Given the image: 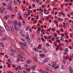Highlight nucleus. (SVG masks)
I'll return each instance as SVG.
<instances>
[{
  "label": "nucleus",
  "instance_id": "c03bdc74",
  "mask_svg": "<svg viewBox=\"0 0 73 73\" xmlns=\"http://www.w3.org/2000/svg\"><path fill=\"white\" fill-rule=\"evenodd\" d=\"M5 58H8V55L6 54L5 55Z\"/></svg>",
  "mask_w": 73,
  "mask_h": 73
},
{
  "label": "nucleus",
  "instance_id": "37998d69",
  "mask_svg": "<svg viewBox=\"0 0 73 73\" xmlns=\"http://www.w3.org/2000/svg\"><path fill=\"white\" fill-rule=\"evenodd\" d=\"M64 68H64V66H62L61 69H62V70H64Z\"/></svg>",
  "mask_w": 73,
  "mask_h": 73
},
{
  "label": "nucleus",
  "instance_id": "4468645a",
  "mask_svg": "<svg viewBox=\"0 0 73 73\" xmlns=\"http://www.w3.org/2000/svg\"><path fill=\"white\" fill-rule=\"evenodd\" d=\"M18 25V26H19V28H21V22L20 21H19V22Z\"/></svg>",
  "mask_w": 73,
  "mask_h": 73
},
{
  "label": "nucleus",
  "instance_id": "338daca9",
  "mask_svg": "<svg viewBox=\"0 0 73 73\" xmlns=\"http://www.w3.org/2000/svg\"><path fill=\"white\" fill-rule=\"evenodd\" d=\"M39 22H40L41 24H42V21L40 20H39Z\"/></svg>",
  "mask_w": 73,
  "mask_h": 73
},
{
  "label": "nucleus",
  "instance_id": "0e129e2a",
  "mask_svg": "<svg viewBox=\"0 0 73 73\" xmlns=\"http://www.w3.org/2000/svg\"><path fill=\"white\" fill-rule=\"evenodd\" d=\"M11 64H8V66H7L8 68H9L10 66H11L10 65Z\"/></svg>",
  "mask_w": 73,
  "mask_h": 73
},
{
  "label": "nucleus",
  "instance_id": "49530a36",
  "mask_svg": "<svg viewBox=\"0 0 73 73\" xmlns=\"http://www.w3.org/2000/svg\"><path fill=\"white\" fill-rule=\"evenodd\" d=\"M18 68H19V69H20V70H22V68L21 66H19L18 67Z\"/></svg>",
  "mask_w": 73,
  "mask_h": 73
},
{
  "label": "nucleus",
  "instance_id": "cd10ccee",
  "mask_svg": "<svg viewBox=\"0 0 73 73\" xmlns=\"http://www.w3.org/2000/svg\"><path fill=\"white\" fill-rule=\"evenodd\" d=\"M12 52H13V53H16V50H15V49H13L11 50Z\"/></svg>",
  "mask_w": 73,
  "mask_h": 73
},
{
  "label": "nucleus",
  "instance_id": "4d7b16f0",
  "mask_svg": "<svg viewBox=\"0 0 73 73\" xmlns=\"http://www.w3.org/2000/svg\"><path fill=\"white\" fill-rule=\"evenodd\" d=\"M38 71H39V72H41V70H41V69L39 68L38 69Z\"/></svg>",
  "mask_w": 73,
  "mask_h": 73
},
{
  "label": "nucleus",
  "instance_id": "e2e57ef3",
  "mask_svg": "<svg viewBox=\"0 0 73 73\" xmlns=\"http://www.w3.org/2000/svg\"><path fill=\"white\" fill-rule=\"evenodd\" d=\"M11 16H12V17H15V16H16L15 15L12 14L11 15Z\"/></svg>",
  "mask_w": 73,
  "mask_h": 73
},
{
  "label": "nucleus",
  "instance_id": "2f4dec72",
  "mask_svg": "<svg viewBox=\"0 0 73 73\" xmlns=\"http://www.w3.org/2000/svg\"><path fill=\"white\" fill-rule=\"evenodd\" d=\"M4 25L5 27H7V26H8V25H7V24L6 23H4Z\"/></svg>",
  "mask_w": 73,
  "mask_h": 73
},
{
  "label": "nucleus",
  "instance_id": "ddd939ff",
  "mask_svg": "<svg viewBox=\"0 0 73 73\" xmlns=\"http://www.w3.org/2000/svg\"><path fill=\"white\" fill-rule=\"evenodd\" d=\"M26 62H27V64H31V62H32V60H27L26 61Z\"/></svg>",
  "mask_w": 73,
  "mask_h": 73
},
{
  "label": "nucleus",
  "instance_id": "9b49d317",
  "mask_svg": "<svg viewBox=\"0 0 73 73\" xmlns=\"http://www.w3.org/2000/svg\"><path fill=\"white\" fill-rule=\"evenodd\" d=\"M29 26L28 25L26 26L25 27V31H28L29 29Z\"/></svg>",
  "mask_w": 73,
  "mask_h": 73
},
{
  "label": "nucleus",
  "instance_id": "0eeeda50",
  "mask_svg": "<svg viewBox=\"0 0 73 73\" xmlns=\"http://www.w3.org/2000/svg\"><path fill=\"white\" fill-rule=\"evenodd\" d=\"M36 68V66L34 65L31 68V70L32 71H34V70H35Z\"/></svg>",
  "mask_w": 73,
  "mask_h": 73
},
{
  "label": "nucleus",
  "instance_id": "f3484780",
  "mask_svg": "<svg viewBox=\"0 0 73 73\" xmlns=\"http://www.w3.org/2000/svg\"><path fill=\"white\" fill-rule=\"evenodd\" d=\"M0 46L2 47V48H4V45L3 44V43L1 42L0 43Z\"/></svg>",
  "mask_w": 73,
  "mask_h": 73
},
{
  "label": "nucleus",
  "instance_id": "680f3d73",
  "mask_svg": "<svg viewBox=\"0 0 73 73\" xmlns=\"http://www.w3.org/2000/svg\"><path fill=\"white\" fill-rule=\"evenodd\" d=\"M0 13H2L3 12H4V11H1V10H0Z\"/></svg>",
  "mask_w": 73,
  "mask_h": 73
},
{
  "label": "nucleus",
  "instance_id": "7ed1b4c3",
  "mask_svg": "<svg viewBox=\"0 0 73 73\" xmlns=\"http://www.w3.org/2000/svg\"><path fill=\"white\" fill-rule=\"evenodd\" d=\"M9 18V15H7L5 16L4 18V19L5 20H7Z\"/></svg>",
  "mask_w": 73,
  "mask_h": 73
},
{
  "label": "nucleus",
  "instance_id": "bf43d9fd",
  "mask_svg": "<svg viewBox=\"0 0 73 73\" xmlns=\"http://www.w3.org/2000/svg\"><path fill=\"white\" fill-rule=\"evenodd\" d=\"M51 30V28H49V29H48L47 30V31H49L50 30Z\"/></svg>",
  "mask_w": 73,
  "mask_h": 73
},
{
  "label": "nucleus",
  "instance_id": "9d476101",
  "mask_svg": "<svg viewBox=\"0 0 73 73\" xmlns=\"http://www.w3.org/2000/svg\"><path fill=\"white\" fill-rule=\"evenodd\" d=\"M41 31L40 28H39L38 29V30L36 31V33L37 34H40V31Z\"/></svg>",
  "mask_w": 73,
  "mask_h": 73
},
{
  "label": "nucleus",
  "instance_id": "5701e85b",
  "mask_svg": "<svg viewBox=\"0 0 73 73\" xmlns=\"http://www.w3.org/2000/svg\"><path fill=\"white\" fill-rule=\"evenodd\" d=\"M24 17L25 18H27L28 17V14L24 13Z\"/></svg>",
  "mask_w": 73,
  "mask_h": 73
},
{
  "label": "nucleus",
  "instance_id": "39448f33",
  "mask_svg": "<svg viewBox=\"0 0 73 73\" xmlns=\"http://www.w3.org/2000/svg\"><path fill=\"white\" fill-rule=\"evenodd\" d=\"M69 70L70 73H72L73 72V70L72 69V67L70 66L69 68Z\"/></svg>",
  "mask_w": 73,
  "mask_h": 73
},
{
  "label": "nucleus",
  "instance_id": "bb28decb",
  "mask_svg": "<svg viewBox=\"0 0 73 73\" xmlns=\"http://www.w3.org/2000/svg\"><path fill=\"white\" fill-rule=\"evenodd\" d=\"M37 40L38 42H40V37H38L37 38Z\"/></svg>",
  "mask_w": 73,
  "mask_h": 73
},
{
  "label": "nucleus",
  "instance_id": "ea45409f",
  "mask_svg": "<svg viewBox=\"0 0 73 73\" xmlns=\"http://www.w3.org/2000/svg\"><path fill=\"white\" fill-rule=\"evenodd\" d=\"M65 46H66V47H68V46H69V45L68 44H66L65 45Z\"/></svg>",
  "mask_w": 73,
  "mask_h": 73
},
{
  "label": "nucleus",
  "instance_id": "c85d7f7f",
  "mask_svg": "<svg viewBox=\"0 0 73 73\" xmlns=\"http://www.w3.org/2000/svg\"><path fill=\"white\" fill-rule=\"evenodd\" d=\"M11 30L12 31V32H14V27H11Z\"/></svg>",
  "mask_w": 73,
  "mask_h": 73
},
{
  "label": "nucleus",
  "instance_id": "a19ab883",
  "mask_svg": "<svg viewBox=\"0 0 73 73\" xmlns=\"http://www.w3.org/2000/svg\"><path fill=\"white\" fill-rule=\"evenodd\" d=\"M56 41L57 42H60V40H56Z\"/></svg>",
  "mask_w": 73,
  "mask_h": 73
},
{
  "label": "nucleus",
  "instance_id": "f257e3e1",
  "mask_svg": "<svg viewBox=\"0 0 73 73\" xmlns=\"http://www.w3.org/2000/svg\"><path fill=\"white\" fill-rule=\"evenodd\" d=\"M51 64H52V67L54 68V69H58L59 68V66L58 65H57L56 66V62L54 61L52 62L51 63Z\"/></svg>",
  "mask_w": 73,
  "mask_h": 73
},
{
  "label": "nucleus",
  "instance_id": "09e8293b",
  "mask_svg": "<svg viewBox=\"0 0 73 73\" xmlns=\"http://www.w3.org/2000/svg\"><path fill=\"white\" fill-rule=\"evenodd\" d=\"M39 11H42L41 14H42H42H43V10H42V9H40V10H39Z\"/></svg>",
  "mask_w": 73,
  "mask_h": 73
},
{
  "label": "nucleus",
  "instance_id": "de8ad7c7",
  "mask_svg": "<svg viewBox=\"0 0 73 73\" xmlns=\"http://www.w3.org/2000/svg\"><path fill=\"white\" fill-rule=\"evenodd\" d=\"M29 31L30 32H31L32 31V29H31V28H30L29 29Z\"/></svg>",
  "mask_w": 73,
  "mask_h": 73
},
{
  "label": "nucleus",
  "instance_id": "1a4fd4ad",
  "mask_svg": "<svg viewBox=\"0 0 73 73\" xmlns=\"http://www.w3.org/2000/svg\"><path fill=\"white\" fill-rule=\"evenodd\" d=\"M0 31L2 32H4V29L3 27H0Z\"/></svg>",
  "mask_w": 73,
  "mask_h": 73
},
{
  "label": "nucleus",
  "instance_id": "052dcab7",
  "mask_svg": "<svg viewBox=\"0 0 73 73\" xmlns=\"http://www.w3.org/2000/svg\"><path fill=\"white\" fill-rule=\"evenodd\" d=\"M44 37L45 40H46V38H47V37H46V36L44 35Z\"/></svg>",
  "mask_w": 73,
  "mask_h": 73
},
{
  "label": "nucleus",
  "instance_id": "423d86ee",
  "mask_svg": "<svg viewBox=\"0 0 73 73\" xmlns=\"http://www.w3.org/2000/svg\"><path fill=\"white\" fill-rule=\"evenodd\" d=\"M18 50L23 54H24V53L23 52V50L21 48H18Z\"/></svg>",
  "mask_w": 73,
  "mask_h": 73
},
{
  "label": "nucleus",
  "instance_id": "b1692460",
  "mask_svg": "<svg viewBox=\"0 0 73 73\" xmlns=\"http://www.w3.org/2000/svg\"><path fill=\"white\" fill-rule=\"evenodd\" d=\"M3 40H4L5 41L6 40H7V37H6V36H4L3 38Z\"/></svg>",
  "mask_w": 73,
  "mask_h": 73
},
{
  "label": "nucleus",
  "instance_id": "6e6552de",
  "mask_svg": "<svg viewBox=\"0 0 73 73\" xmlns=\"http://www.w3.org/2000/svg\"><path fill=\"white\" fill-rule=\"evenodd\" d=\"M40 56L41 58H44L45 57V55L44 54H42L40 55Z\"/></svg>",
  "mask_w": 73,
  "mask_h": 73
},
{
  "label": "nucleus",
  "instance_id": "f704fd0d",
  "mask_svg": "<svg viewBox=\"0 0 73 73\" xmlns=\"http://www.w3.org/2000/svg\"><path fill=\"white\" fill-rule=\"evenodd\" d=\"M26 38L27 40H29V37L28 36H27L26 37Z\"/></svg>",
  "mask_w": 73,
  "mask_h": 73
},
{
  "label": "nucleus",
  "instance_id": "864d4df0",
  "mask_svg": "<svg viewBox=\"0 0 73 73\" xmlns=\"http://www.w3.org/2000/svg\"><path fill=\"white\" fill-rule=\"evenodd\" d=\"M10 49L11 51V50H13V49H12V47H10Z\"/></svg>",
  "mask_w": 73,
  "mask_h": 73
},
{
  "label": "nucleus",
  "instance_id": "20e7f679",
  "mask_svg": "<svg viewBox=\"0 0 73 73\" xmlns=\"http://www.w3.org/2000/svg\"><path fill=\"white\" fill-rule=\"evenodd\" d=\"M8 5L9 7V10L10 11H12V6L11 4H9Z\"/></svg>",
  "mask_w": 73,
  "mask_h": 73
},
{
  "label": "nucleus",
  "instance_id": "79ce46f5",
  "mask_svg": "<svg viewBox=\"0 0 73 73\" xmlns=\"http://www.w3.org/2000/svg\"><path fill=\"white\" fill-rule=\"evenodd\" d=\"M18 15H19V16H20L21 15V14L20 13H18Z\"/></svg>",
  "mask_w": 73,
  "mask_h": 73
},
{
  "label": "nucleus",
  "instance_id": "6ab92c4d",
  "mask_svg": "<svg viewBox=\"0 0 73 73\" xmlns=\"http://www.w3.org/2000/svg\"><path fill=\"white\" fill-rule=\"evenodd\" d=\"M16 0H14L13 1V3H14V5L16 6L17 5V2H16Z\"/></svg>",
  "mask_w": 73,
  "mask_h": 73
},
{
  "label": "nucleus",
  "instance_id": "58836bf2",
  "mask_svg": "<svg viewBox=\"0 0 73 73\" xmlns=\"http://www.w3.org/2000/svg\"><path fill=\"white\" fill-rule=\"evenodd\" d=\"M25 48H26V46H22L23 49H25Z\"/></svg>",
  "mask_w": 73,
  "mask_h": 73
},
{
  "label": "nucleus",
  "instance_id": "c756f323",
  "mask_svg": "<svg viewBox=\"0 0 73 73\" xmlns=\"http://www.w3.org/2000/svg\"><path fill=\"white\" fill-rule=\"evenodd\" d=\"M48 70H49L50 71H52V68L49 67Z\"/></svg>",
  "mask_w": 73,
  "mask_h": 73
},
{
  "label": "nucleus",
  "instance_id": "72a5a7b5",
  "mask_svg": "<svg viewBox=\"0 0 73 73\" xmlns=\"http://www.w3.org/2000/svg\"><path fill=\"white\" fill-rule=\"evenodd\" d=\"M55 39H56V40H59V38L58 37V36H56L55 37Z\"/></svg>",
  "mask_w": 73,
  "mask_h": 73
},
{
  "label": "nucleus",
  "instance_id": "13d9d810",
  "mask_svg": "<svg viewBox=\"0 0 73 73\" xmlns=\"http://www.w3.org/2000/svg\"><path fill=\"white\" fill-rule=\"evenodd\" d=\"M41 72V73H44V70H42L40 72Z\"/></svg>",
  "mask_w": 73,
  "mask_h": 73
},
{
  "label": "nucleus",
  "instance_id": "f03ea898",
  "mask_svg": "<svg viewBox=\"0 0 73 73\" xmlns=\"http://www.w3.org/2000/svg\"><path fill=\"white\" fill-rule=\"evenodd\" d=\"M13 25H14V26H17V27H18V22L16 21H14L13 23Z\"/></svg>",
  "mask_w": 73,
  "mask_h": 73
},
{
  "label": "nucleus",
  "instance_id": "603ef678",
  "mask_svg": "<svg viewBox=\"0 0 73 73\" xmlns=\"http://www.w3.org/2000/svg\"><path fill=\"white\" fill-rule=\"evenodd\" d=\"M14 27L15 30L17 31V27H16V26H14Z\"/></svg>",
  "mask_w": 73,
  "mask_h": 73
},
{
  "label": "nucleus",
  "instance_id": "4c0bfd02",
  "mask_svg": "<svg viewBox=\"0 0 73 73\" xmlns=\"http://www.w3.org/2000/svg\"><path fill=\"white\" fill-rule=\"evenodd\" d=\"M41 40H42L44 42H45V40H44V38L43 37H42L41 38Z\"/></svg>",
  "mask_w": 73,
  "mask_h": 73
},
{
  "label": "nucleus",
  "instance_id": "e433bc0d",
  "mask_svg": "<svg viewBox=\"0 0 73 73\" xmlns=\"http://www.w3.org/2000/svg\"><path fill=\"white\" fill-rule=\"evenodd\" d=\"M25 68H27L28 66V65L27 64H26L25 65Z\"/></svg>",
  "mask_w": 73,
  "mask_h": 73
},
{
  "label": "nucleus",
  "instance_id": "2eb2a0df",
  "mask_svg": "<svg viewBox=\"0 0 73 73\" xmlns=\"http://www.w3.org/2000/svg\"><path fill=\"white\" fill-rule=\"evenodd\" d=\"M33 49L35 52H39V50H38L37 48H34Z\"/></svg>",
  "mask_w": 73,
  "mask_h": 73
},
{
  "label": "nucleus",
  "instance_id": "473e14b6",
  "mask_svg": "<svg viewBox=\"0 0 73 73\" xmlns=\"http://www.w3.org/2000/svg\"><path fill=\"white\" fill-rule=\"evenodd\" d=\"M46 45H47V46L48 47H49V46H50V45H49V44L47 42L46 43Z\"/></svg>",
  "mask_w": 73,
  "mask_h": 73
},
{
  "label": "nucleus",
  "instance_id": "8fccbe9b",
  "mask_svg": "<svg viewBox=\"0 0 73 73\" xmlns=\"http://www.w3.org/2000/svg\"><path fill=\"white\" fill-rule=\"evenodd\" d=\"M42 50H43V51H44V50H45V48L44 47H42Z\"/></svg>",
  "mask_w": 73,
  "mask_h": 73
},
{
  "label": "nucleus",
  "instance_id": "aec40b11",
  "mask_svg": "<svg viewBox=\"0 0 73 73\" xmlns=\"http://www.w3.org/2000/svg\"><path fill=\"white\" fill-rule=\"evenodd\" d=\"M5 28L6 29H7V31H9L10 30V29H9V26H8V25L7 26H6V27H5Z\"/></svg>",
  "mask_w": 73,
  "mask_h": 73
},
{
  "label": "nucleus",
  "instance_id": "7c9ffc66",
  "mask_svg": "<svg viewBox=\"0 0 73 73\" xmlns=\"http://www.w3.org/2000/svg\"><path fill=\"white\" fill-rule=\"evenodd\" d=\"M23 44L24 46H26L27 45V43L25 42H23Z\"/></svg>",
  "mask_w": 73,
  "mask_h": 73
},
{
  "label": "nucleus",
  "instance_id": "6e6d98bb",
  "mask_svg": "<svg viewBox=\"0 0 73 73\" xmlns=\"http://www.w3.org/2000/svg\"><path fill=\"white\" fill-rule=\"evenodd\" d=\"M65 51H66V52H68V49L67 48H65Z\"/></svg>",
  "mask_w": 73,
  "mask_h": 73
},
{
  "label": "nucleus",
  "instance_id": "a18cd8bd",
  "mask_svg": "<svg viewBox=\"0 0 73 73\" xmlns=\"http://www.w3.org/2000/svg\"><path fill=\"white\" fill-rule=\"evenodd\" d=\"M6 8L7 9H8V10H9V6H6Z\"/></svg>",
  "mask_w": 73,
  "mask_h": 73
},
{
  "label": "nucleus",
  "instance_id": "5fc2aeb1",
  "mask_svg": "<svg viewBox=\"0 0 73 73\" xmlns=\"http://www.w3.org/2000/svg\"><path fill=\"white\" fill-rule=\"evenodd\" d=\"M66 27H67V28H69V24H67L66 25Z\"/></svg>",
  "mask_w": 73,
  "mask_h": 73
},
{
  "label": "nucleus",
  "instance_id": "412c9836",
  "mask_svg": "<svg viewBox=\"0 0 73 73\" xmlns=\"http://www.w3.org/2000/svg\"><path fill=\"white\" fill-rule=\"evenodd\" d=\"M25 60V58L24 57L22 58L21 60H19V61H24Z\"/></svg>",
  "mask_w": 73,
  "mask_h": 73
},
{
  "label": "nucleus",
  "instance_id": "69168bd1",
  "mask_svg": "<svg viewBox=\"0 0 73 73\" xmlns=\"http://www.w3.org/2000/svg\"><path fill=\"white\" fill-rule=\"evenodd\" d=\"M29 8L30 9H32V6H29Z\"/></svg>",
  "mask_w": 73,
  "mask_h": 73
},
{
  "label": "nucleus",
  "instance_id": "3c124183",
  "mask_svg": "<svg viewBox=\"0 0 73 73\" xmlns=\"http://www.w3.org/2000/svg\"><path fill=\"white\" fill-rule=\"evenodd\" d=\"M9 3L10 4H12V1H9Z\"/></svg>",
  "mask_w": 73,
  "mask_h": 73
},
{
  "label": "nucleus",
  "instance_id": "f8f14e48",
  "mask_svg": "<svg viewBox=\"0 0 73 73\" xmlns=\"http://www.w3.org/2000/svg\"><path fill=\"white\" fill-rule=\"evenodd\" d=\"M48 61H49V58L47 57L44 60V62H48Z\"/></svg>",
  "mask_w": 73,
  "mask_h": 73
},
{
  "label": "nucleus",
  "instance_id": "393cba45",
  "mask_svg": "<svg viewBox=\"0 0 73 73\" xmlns=\"http://www.w3.org/2000/svg\"><path fill=\"white\" fill-rule=\"evenodd\" d=\"M49 12H48V10H46V11L45 12V15H48V14H49Z\"/></svg>",
  "mask_w": 73,
  "mask_h": 73
},
{
  "label": "nucleus",
  "instance_id": "c9c22d12",
  "mask_svg": "<svg viewBox=\"0 0 73 73\" xmlns=\"http://www.w3.org/2000/svg\"><path fill=\"white\" fill-rule=\"evenodd\" d=\"M64 39V38H63V37H60V40L61 41H63V39Z\"/></svg>",
  "mask_w": 73,
  "mask_h": 73
},
{
  "label": "nucleus",
  "instance_id": "a878e982",
  "mask_svg": "<svg viewBox=\"0 0 73 73\" xmlns=\"http://www.w3.org/2000/svg\"><path fill=\"white\" fill-rule=\"evenodd\" d=\"M11 55L13 56V57H15L16 56V55L15 54L13 53H11L10 54Z\"/></svg>",
  "mask_w": 73,
  "mask_h": 73
},
{
  "label": "nucleus",
  "instance_id": "4be33fe9",
  "mask_svg": "<svg viewBox=\"0 0 73 73\" xmlns=\"http://www.w3.org/2000/svg\"><path fill=\"white\" fill-rule=\"evenodd\" d=\"M18 57L19 58H21L23 57V56L21 54H19V55H18Z\"/></svg>",
  "mask_w": 73,
  "mask_h": 73
},
{
  "label": "nucleus",
  "instance_id": "a211bd4d",
  "mask_svg": "<svg viewBox=\"0 0 73 73\" xmlns=\"http://www.w3.org/2000/svg\"><path fill=\"white\" fill-rule=\"evenodd\" d=\"M0 9L1 10H3V11L5 10V8H4L3 6L1 7Z\"/></svg>",
  "mask_w": 73,
  "mask_h": 73
},
{
  "label": "nucleus",
  "instance_id": "774afa93",
  "mask_svg": "<svg viewBox=\"0 0 73 73\" xmlns=\"http://www.w3.org/2000/svg\"><path fill=\"white\" fill-rule=\"evenodd\" d=\"M23 72H24V73H27V71L26 70H24L23 71Z\"/></svg>",
  "mask_w": 73,
  "mask_h": 73
},
{
  "label": "nucleus",
  "instance_id": "dca6fc26",
  "mask_svg": "<svg viewBox=\"0 0 73 73\" xmlns=\"http://www.w3.org/2000/svg\"><path fill=\"white\" fill-rule=\"evenodd\" d=\"M33 59L35 62H36L37 61V58L36 57V56H34L33 57Z\"/></svg>",
  "mask_w": 73,
  "mask_h": 73
}]
</instances>
